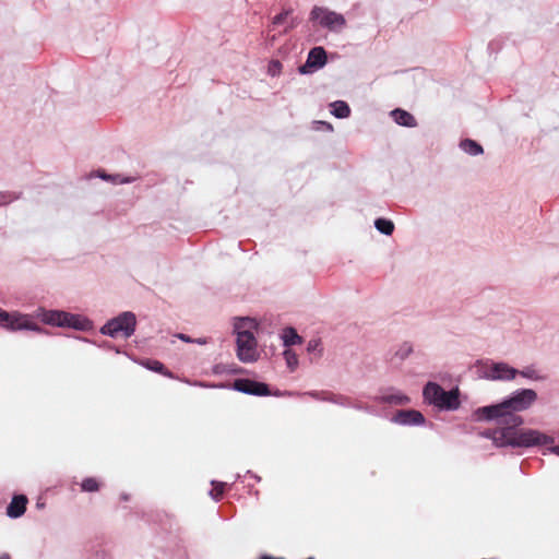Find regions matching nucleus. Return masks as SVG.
Instances as JSON below:
<instances>
[{
    "label": "nucleus",
    "instance_id": "412c9836",
    "mask_svg": "<svg viewBox=\"0 0 559 559\" xmlns=\"http://www.w3.org/2000/svg\"><path fill=\"white\" fill-rule=\"evenodd\" d=\"M284 357L287 362L288 368L290 371H294L298 366V356L297 354L292 349H286L284 352Z\"/></svg>",
    "mask_w": 559,
    "mask_h": 559
},
{
    "label": "nucleus",
    "instance_id": "20e7f679",
    "mask_svg": "<svg viewBox=\"0 0 559 559\" xmlns=\"http://www.w3.org/2000/svg\"><path fill=\"white\" fill-rule=\"evenodd\" d=\"M136 319L132 312H123L117 318L109 320L103 328L102 333L112 337L128 338L135 330Z\"/></svg>",
    "mask_w": 559,
    "mask_h": 559
},
{
    "label": "nucleus",
    "instance_id": "a211bd4d",
    "mask_svg": "<svg viewBox=\"0 0 559 559\" xmlns=\"http://www.w3.org/2000/svg\"><path fill=\"white\" fill-rule=\"evenodd\" d=\"M145 366L150 369V370H153L155 372H158L165 377H168V378H174V374L168 370L166 369V367L158 360H148Z\"/></svg>",
    "mask_w": 559,
    "mask_h": 559
},
{
    "label": "nucleus",
    "instance_id": "aec40b11",
    "mask_svg": "<svg viewBox=\"0 0 559 559\" xmlns=\"http://www.w3.org/2000/svg\"><path fill=\"white\" fill-rule=\"evenodd\" d=\"M100 488V483L95 477H87L81 483V489L86 492H96Z\"/></svg>",
    "mask_w": 559,
    "mask_h": 559
},
{
    "label": "nucleus",
    "instance_id": "a878e982",
    "mask_svg": "<svg viewBox=\"0 0 559 559\" xmlns=\"http://www.w3.org/2000/svg\"><path fill=\"white\" fill-rule=\"evenodd\" d=\"M316 123L319 124V126L324 127L326 130H332V126L330 123H328V122L318 121Z\"/></svg>",
    "mask_w": 559,
    "mask_h": 559
},
{
    "label": "nucleus",
    "instance_id": "2eb2a0df",
    "mask_svg": "<svg viewBox=\"0 0 559 559\" xmlns=\"http://www.w3.org/2000/svg\"><path fill=\"white\" fill-rule=\"evenodd\" d=\"M283 341L285 346L301 344L302 337L299 336L294 328H286L283 332Z\"/></svg>",
    "mask_w": 559,
    "mask_h": 559
},
{
    "label": "nucleus",
    "instance_id": "9b49d317",
    "mask_svg": "<svg viewBox=\"0 0 559 559\" xmlns=\"http://www.w3.org/2000/svg\"><path fill=\"white\" fill-rule=\"evenodd\" d=\"M28 500L26 496L19 495L14 496L10 502V504L7 508V514L10 518L16 519L22 516L26 511V504Z\"/></svg>",
    "mask_w": 559,
    "mask_h": 559
},
{
    "label": "nucleus",
    "instance_id": "6ab92c4d",
    "mask_svg": "<svg viewBox=\"0 0 559 559\" xmlns=\"http://www.w3.org/2000/svg\"><path fill=\"white\" fill-rule=\"evenodd\" d=\"M374 226L380 233L388 235V236L392 235V233L394 230V224L391 221L385 219V218H378L374 222Z\"/></svg>",
    "mask_w": 559,
    "mask_h": 559
},
{
    "label": "nucleus",
    "instance_id": "0eeeda50",
    "mask_svg": "<svg viewBox=\"0 0 559 559\" xmlns=\"http://www.w3.org/2000/svg\"><path fill=\"white\" fill-rule=\"evenodd\" d=\"M44 321L58 326H69L79 330L84 329L83 321L80 317L63 311H49L45 314Z\"/></svg>",
    "mask_w": 559,
    "mask_h": 559
},
{
    "label": "nucleus",
    "instance_id": "9d476101",
    "mask_svg": "<svg viewBox=\"0 0 559 559\" xmlns=\"http://www.w3.org/2000/svg\"><path fill=\"white\" fill-rule=\"evenodd\" d=\"M326 62V53L325 50L322 47H314L312 48L309 53L306 61V64L300 68V71L302 73H306V68H321Z\"/></svg>",
    "mask_w": 559,
    "mask_h": 559
},
{
    "label": "nucleus",
    "instance_id": "f3484780",
    "mask_svg": "<svg viewBox=\"0 0 559 559\" xmlns=\"http://www.w3.org/2000/svg\"><path fill=\"white\" fill-rule=\"evenodd\" d=\"M461 147L471 155H478L483 153V147L477 142L471 139L462 141Z\"/></svg>",
    "mask_w": 559,
    "mask_h": 559
},
{
    "label": "nucleus",
    "instance_id": "7ed1b4c3",
    "mask_svg": "<svg viewBox=\"0 0 559 559\" xmlns=\"http://www.w3.org/2000/svg\"><path fill=\"white\" fill-rule=\"evenodd\" d=\"M424 396L429 403L443 409H456L460 406L459 390L444 391L439 384L428 382L424 388Z\"/></svg>",
    "mask_w": 559,
    "mask_h": 559
},
{
    "label": "nucleus",
    "instance_id": "6e6552de",
    "mask_svg": "<svg viewBox=\"0 0 559 559\" xmlns=\"http://www.w3.org/2000/svg\"><path fill=\"white\" fill-rule=\"evenodd\" d=\"M233 388L236 391L250 395L267 396L271 394L267 384L246 378L236 379L233 383Z\"/></svg>",
    "mask_w": 559,
    "mask_h": 559
},
{
    "label": "nucleus",
    "instance_id": "f257e3e1",
    "mask_svg": "<svg viewBox=\"0 0 559 559\" xmlns=\"http://www.w3.org/2000/svg\"><path fill=\"white\" fill-rule=\"evenodd\" d=\"M536 400L537 393L534 390L522 389L502 402L510 420H506L508 428L495 432L493 440L498 445L532 447L554 443V438L537 430L528 429L519 432L511 430V427L520 426L523 423L522 417L515 413L527 409Z\"/></svg>",
    "mask_w": 559,
    "mask_h": 559
},
{
    "label": "nucleus",
    "instance_id": "4be33fe9",
    "mask_svg": "<svg viewBox=\"0 0 559 559\" xmlns=\"http://www.w3.org/2000/svg\"><path fill=\"white\" fill-rule=\"evenodd\" d=\"M308 353H314L317 357H321L322 355V344L320 338H311L307 344Z\"/></svg>",
    "mask_w": 559,
    "mask_h": 559
},
{
    "label": "nucleus",
    "instance_id": "f8f14e48",
    "mask_svg": "<svg viewBox=\"0 0 559 559\" xmlns=\"http://www.w3.org/2000/svg\"><path fill=\"white\" fill-rule=\"evenodd\" d=\"M395 421L402 425H420L425 421L423 414L418 411H400L395 416Z\"/></svg>",
    "mask_w": 559,
    "mask_h": 559
},
{
    "label": "nucleus",
    "instance_id": "dca6fc26",
    "mask_svg": "<svg viewBox=\"0 0 559 559\" xmlns=\"http://www.w3.org/2000/svg\"><path fill=\"white\" fill-rule=\"evenodd\" d=\"M331 107L332 114L337 118H347L350 115L349 106L343 100L334 102Z\"/></svg>",
    "mask_w": 559,
    "mask_h": 559
},
{
    "label": "nucleus",
    "instance_id": "ddd939ff",
    "mask_svg": "<svg viewBox=\"0 0 559 559\" xmlns=\"http://www.w3.org/2000/svg\"><path fill=\"white\" fill-rule=\"evenodd\" d=\"M519 371L504 362L495 364L491 368L492 379L498 380H512Z\"/></svg>",
    "mask_w": 559,
    "mask_h": 559
},
{
    "label": "nucleus",
    "instance_id": "f03ea898",
    "mask_svg": "<svg viewBox=\"0 0 559 559\" xmlns=\"http://www.w3.org/2000/svg\"><path fill=\"white\" fill-rule=\"evenodd\" d=\"M257 323L250 318L239 319L235 323L237 334V357L242 362H252L258 359L257 341L253 331Z\"/></svg>",
    "mask_w": 559,
    "mask_h": 559
},
{
    "label": "nucleus",
    "instance_id": "39448f33",
    "mask_svg": "<svg viewBox=\"0 0 559 559\" xmlns=\"http://www.w3.org/2000/svg\"><path fill=\"white\" fill-rule=\"evenodd\" d=\"M310 20L318 21L322 27L329 28L333 32H338L346 25V20L342 14L322 7H314L311 10Z\"/></svg>",
    "mask_w": 559,
    "mask_h": 559
},
{
    "label": "nucleus",
    "instance_id": "5701e85b",
    "mask_svg": "<svg viewBox=\"0 0 559 559\" xmlns=\"http://www.w3.org/2000/svg\"><path fill=\"white\" fill-rule=\"evenodd\" d=\"M212 485L213 489L211 490V496L213 497V499L218 501L223 498L225 491V484L213 481Z\"/></svg>",
    "mask_w": 559,
    "mask_h": 559
},
{
    "label": "nucleus",
    "instance_id": "4468645a",
    "mask_svg": "<svg viewBox=\"0 0 559 559\" xmlns=\"http://www.w3.org/2000/svg\"><path fill=\"white\" fill-rule=\"evenodd\" d=\"M391 115L394 121L400 126L416 127L417 124L415 117L404 109L396 108L391 112Z\"/></svg>",
    "mask_w": 559,
    "mask_h": 559
},
{
    "label": "nucleus",
    "instance_id": "423d86ee",
    "mask_svg": "<svg viewBox=\"0 0 559 559\" xmlns=\"http://www.w3.org/2000/svg\"><path fill=\"white\" fill-rule=\"evenodd\" d=\"M0 326L11 330H35L36 325L29 321L27 316L17 312H7L0 308Z\"/></svg>",
    "mask_w": 559,
    "mask_h": 559
},
{
    "label": "nucleus",
    "instance_id": "cd10ccee",
    "mask_svg": "<svg viewBox=\"0 0 559 559\" xmlns=\"http://www.w3.org/2000/svg\"><path fill=\"white\" fill-rule=\"evenodd\" d=\"M294 27H295V24H294V23H292L289 26H287V27L285 28V33H287L288 31H290V29H292V28H294Z\"/></svg>",
    "mask_w": 559,
    "mask_h": 559
},
{
    "label": "nucleus",
    "instance_id": "c756f323",
    "mask_svg": "<svg viewBox=\"0 0 559 559\" xmlns=\"http://www.w3.org/2000/svg\"><path fill=\"white\" fill-rule=\"evenodd\" d=\"M179 337L186 342H189V337H187L186 335L183 334H180Z\"/></svg>",
    "mask_w": 559,
    "mask_h": 559
},
{
    "label": "nucleus",
    "instance_id": "bb28decb",
    "mask_svg": "<svg viewBox=\"0 0 559 559\" xmlns=\"http://www.w3.org/2000/svg\"><path fill=\"white\" fill-rule=\"evenodd\" d=\"M551 451H552L555 454L559 455V445L554 447V448L551 449Z\"/></svg>",
    "mask_w": 559,
    "mask_h": 559
},
{
    "label": "nucleus",
    "instance_id": "1a4fd4ad",
    "mask_svg": "<svg viewBox=\"0 0 559 559\" xmlns=\"http://www.w3.org/2000/svg\"><path fill=\"white\" fill-rule=\"evenodd\" d=\"M475 416L479 420L499 419L504 425L507 419L510 420L508 418V413L504 409L502 402L496 405H489L478 408L475 412Z\"/></svg>",
    "mask_w": 559,
    "mask_h": 559
},
{
    "label": "nucleus",
    "instance_id": "c85d7f7f",
    "mask_svg": "<svg viewBox=\"0 0 559 559\" xmlns=\"http://www.w3.org/2000/svg\"><path fill=\"white\" fill-rule=\"evenodd\" d=\"M0 559H11V557L8 554H3L0 556Z\"/></svg>",
    "mask_w": 559,
    "mask_h": 559
},
{
    "label": "nucleus",
    "instance_id": "393cba45",
    "mask_svg": "<svg viewBox=\"0 0 559 559\" xmlns=\"http://www.w3.org/2000/svg\"><path fill=\"white\" fill-rule=\"evenodd\" d=\"M518 374H521L522 377H525L528 379H539V377L536 374V371L533 368H526L522 371H519Z\"/></svg>",
    "mask_w": 559,
    "mask_h": 559
},
{
    "label": "nucleus",
    "instance_id": "b1692460",
    "mask_svg": "<svg viewBox=\"0 0 559 559\" xmlns=\"http://www.w3.org/2000/svg\"><path fill=\"white\" fill-rule=\"evenodd\" d=\"M292 13L290 10H286V11H283L282 13L275 15L272 20V24L273 25H280L282 24L286 19L287 16Z\"/></svg>",
    "mask_w": 559,
    "mask_h": 559
}]
</instances>
